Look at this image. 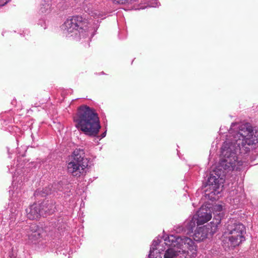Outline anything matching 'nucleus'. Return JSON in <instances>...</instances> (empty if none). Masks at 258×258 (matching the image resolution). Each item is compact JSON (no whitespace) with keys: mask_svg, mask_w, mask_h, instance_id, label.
Segmentation results:
<instances>
[{"mask_svg":"<svg viewBox=\"0 0 258 258\" xmlns=\"http://www.w3.org/2000/svg\"><path fill=\"white\" fill-rule=\"evenodd\" d=\"M74 120L76 127L89 136H96L101 128L96 110L87 105H82L79 108Z\"/></svg>","mask_w":258,"mask_h":258,"instance_id":"nucleus-1","label":"nucleus"},{"mask_svg":"<svg viewBox=\"0 0 258 258\" xmlns=\"http://www.w3.org/2000/svg\"><path fill=\"white\" fill-rule=\"evenodd\" d=\"M164 244L171 246L164 254V258H173L181 253L190 254L192 257L197 255V246L191 239L187 237H177L170 235L164 240Z\"/></svg>","mask_w":258,"mask_h":258,"instance_id":"nucleus-2","label":"nucleus"},{"mask_svg":"<svg viewBox=\"0 0 258 258\" xmlns=\"http://www.w3.org/2000/svg\"><path fill=\"white\" fill-rule=\"evenodd\" d=\"M240 153L239 149L233 145L232 142L227 140L221 148L222 157L217 167L218 170L226 172L240 169L242 162L238 160L237 154Z\"/></svg>","mask_w":258,"mask_h":258,"instance_id":"nucleus-3","label":"nucleus"},{"mask_svg":"<svg viewBox=\"0 0 258 258\" xmlns=\"http://www.w3.org/2000/svg\"><path fill=\"white\" fill-rule=\"evenodd\" d=\"M232 136V139L228 140L239 149L240 153H247L250 150V146L258 143V131H253L251 127L242 126Z\"/></svg>","mask_w":258,"mask_h":258,"instance_id":"nucleus-4","label":"nucleus"},{"mask_svg":"<svg viewBox=\"0 0 258 258\" xmlns=\"http://www.w3.org/2000/svg\"><path fill=\"white\" fill-rule=\"evenodd\" d=\"M245 228L242 224L236 223L233 220H229L225 225L223 241L231 247H235L245 241Z\"/></svg>","mask_w":258,"mask_h":258,"instance_id":"nucleus-5","label":"nucleus"},{"mask_svg":"<svg viewBox=\"0 0 258 258\" xmlns=\"http://www.w3.org/2000/svg\"><path fill=\"white\" fill-rule=\"evenodd\" d=\"M88 166L87 159L85 158L83 150L76 149L69 157L67 168L68 172L74 176L79 177L86 172Z\"/></svg>","mask_w":258,"mask_h":258,"instance_id":"nucleus-6","label":"nucleus"},{"mask_svg":"<svg viewBox=\"0 0 258 258\" xmlns=\"http://www.w3.org/2000/svg\"><path fill=\"white\" fill-rule=\"evenodd\" d=\"M53 205L48 201H44L40 204H34L26 210L27 216L30 220L38 218L44 213H51Z\"/></svg>","mask_w":258,"mask_h":258,"instance_id":"nucleus-7","label":"nucleus"},{"mask_svg":"<svg viewBox=\"0 0 258 258\" xmlns=\"http://www.w3.org/2000/svg\"><path fill=\"white\" fill-rule=\"evenodd\" d=\"M86 22L83 20V18L81 16H76L73 17L70 19H68L63 24L64 30L68 33L77 32L80 33L83 32L84 27H86Z\"/></svg>","mask_w":258,"mask_h":258,"instance_id":"nucleus-8","label":"nucleus"},{"mask_svg":"<svg viewBox=\"0 0 258 258\" xmlns=\"http://www.w3.org/2000/svg\"><path fill=\"white\" fill-rule=\"evenodd\" d=\"M219 223L220 221L217 220L215 223H214L213 222L211 223V225L213 224V226L207 225L206 226L199 227L195 231L194 234L193 238L194 240L197 241H201L207 238L208 233L213 234L217 230L218 224Z\"/></svg>","mask_w":258,"mask_h":258,"instance_id":"nucleus-9","label":"nucleus"},{"mask_svg":"<svg viewBox=\"0 0 258 258\" xmlns=\"http://www.w3.org/2000/svg\"><path fill=\"white\" fill-rule=\"evenodd\" d=\"M225 174L224 171L216 168L210 174L208 178L207 184L212 185L214 188H218L220 185L223 183L225 180Z\"/></svg>","mask_w":258,"mask_h":258,"instance_id":"nucleus-10","label":"nucleus"},{"mask_svg":"<svg viewBox=\"0 0 258 258\" xmlns=\"http://www.w3.org/2000/svg\"><path fill=\"white\" fill-rule=\"evenodd\" d=\"M212 218V215L205 208H201L197 213L193 216L191 221L190 225L195 226L197 223L198 225H202L209 221Z\"/></svg>","mask_w":258,"mask_h":258,"instance_id":"nucleus-11","label":"nucleus"},{"mask_svg":"<svg viewBox=\"0 0 258 258\" xmlns=\"http://www.w3.org/2000/svg\"><path fill=\"white\" fill-rule=\"evenodd\" d=\"M42 230L36 224H32L27 229V236L31 242H36L41 238Z\"/></svg>","mask_w":258,"mask_h":258,"instance_id":"nucleus-12","label":"nucleus"},{"mask_svg":"<svg viewBox=\"0 0 258 258\" xmlns=\"http://www.w3.org/2000/svg\"><path fill=\"white\" fill-rule=\"evenodd\" d=\"M158 240H154L153 241L149 254V258H162L161 253L164 251V249L159 248L160 246L158 245Z\"/></svg>","mask_w":258,"mask_h":258,"instance_id":"nucleus-13","label":"nucleus"},{"mask_svg":"<svg viewBox=\"0 0 258 258\" xmlns=\"http://www.w3.org/2000/svg\"><path fill=\"white\" fill-rule=\"evenodd\" d=\"M132 0H113L114 3L119 4H124L126 3H130Z\"/></svg>","mask_w":258,"mask_h":258,"instance_id":"nucleus-14","label":"nucleus"},{"mask_svg":"<svg viewBox=\"0 0 258 258\" xmlns=\"http://www.w3.org/2000/svg\"><path fill=\"white\" fill-rule=\"evenodd\" d=\"M222 209H223V207H222V205H219V204L215 205L213 207L214 210H215L216 211H218V212L221 211L222 210Z\"/></svg>","mask_w":258,"mask_h":258,"instance_id":"nucleus-15","label":"nucleus"},{"mask_svg":"<svg viewBox=\"0 0 258 258\" xmlns=\"http://www.w3.org/2000/svg\"><path fill=\"white\" fill-rule=\"evenodd\" d=\"M10 0H0V6H3L7 4Z\"/></svg>","mask_w":258,"mask_h":258,"instance_id":"nucleus-16","label":"nucleus"},{"mask_svg":"<svg viewBox=\"0 0 258 258\" xmlns=\"http://www.w3.org/2000/svg\"><path fill=\"white\" fill-rule=\"evenodd\" d=\"M106 132H104L102 135H101V138H103L106 136Z\"/></svg>","mask_w":258,"mask_h":258,"instance_id":"nucleus-17","label":"nucleus"},{"mask_svg":"<svg viewBox=\"0 0 258 258\" xmlns=\"http://www.w3.org/2000/svg\"><path fill=\"white\" fill-rule=\"evenodd\" d=\"M49 193V192L48 191H47L45 193V195H48Z\"/></svg>","mask_w":258,"mask_h":258,"instance_id":"nucleus-18","label":"nucleus"}]
</instances>
